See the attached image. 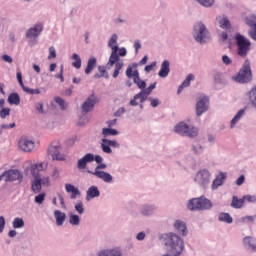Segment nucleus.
Segmentation results:
<instances>
[{"mask_svg": "<svg viewBox=\"0 0 256 256\" xmlns=\"http://www.w3.org/2000/svg\"><path fill=\"white\" fill-rule=\"evenodd\" d=\"M159 241L167 247L168 253L162 256H181L183 251H185V241L173 232L160 234L158 237Z\"/></svg>", "mask_w": 256, "mask_h": 256, "instance_id": "obj_1", "label": "nucleus"}, {"mask_svg": "<svg viewBox=\"0 0 256 256\" xmlns=\"http://www.w3.org/2000/svg\"><path fill=\"white\" fill-rule=\"evenodd\" d=\"M192 36L199 45H207L211 41V32L203 22H198L193 26Z\"/></svg>", "mask_w": 256, "mask_h": 256, "instance_id": "obj_2", "label": "nucleus"}, {"mask_svg": "<svg viewBox=\"0 0 256 256\" xmlns=\"http://www.w3.org/2000/svg\"><path fill=\"white\" fill-rule=\"evenodd\" d=\"M189 211H209L213 209V203L205 196L192 198L187 205Z\"/></svg>", "mask_w": 256, "mask_h": 256, "instance_id": "obj_3", "label": "nucleus"}, {"mask_svg": "<svg viewBox=\"0 0 256 256\" xmlns=\"http://www.w3.org/2000/svg\"><path fill=\"white\" fill-rule=\"evenodd\" d=\"M175 133L181 135V137H189V139H195L199 135V129L193 125L187 124V122H180L174 127Z\"/></svg>", "mask_w": 256, "mask_h": 256, "instance_id": "obj_4", "label": "nucleus"}, {"mask_svg": "<svg viewBox=\"0 0 256 256\" xmlns=\"http://www.w3.org/2000/svg\"><path fill=\"white\" fill-rule=\"evenodd\" d=\"M234 39L238 47L237 53L239 57H245L251 51V41L239 33L235 35Z\"/></svg>", "mask_w": 256, "mask_h": 256, "instance_id": "obj_5", "label": "nucleus"}, {"mask_svg": "<svg viewBox=\"0 0 256 256\" xmlns=\"http://www.w3.org/2000/svg\"><path fill=\"white\" fill-rule=\"evenodd\" d=\"M253 79V75L251 74V62L249 60H245L242 68L238 72L237 76L233 77V80L237 83H249Z\"/></svg>", "mask_w": 256, "mask_h": 256, "instance_id": "obj_6", "label": "nucleus"}, {"mask_svg": "<svg viewBox=\"0 0 256 256\" xmlns=\"http://www.w3.org/2000/svg\"><path fill=\"white\" fill-rule=\"evenodd\" d=\"M194 181L200 189H208L211 184V172L207 169L199 170L194 177Z\"/></svg>", "mask_w": 256, "mask_h": 256, "instance_id": "obj_7", "label": "nucleus"}, {"mask_svg": "<svg viewBox=\"0 0 256 256\" xmlns=\"http://www.w3.org/2000/svg\"><path fill=\"white\" fill-rule=\"evenodd\" d=\"M196 116L201 117L204 113L209 111V97L206 95H200L196 99Z\"/></svg>", "mask_w": 256, "mask_h": 256, "instance_id": "obj_8", "label": "nucleus"}, {"mask_svg": "<svg viewBox=\"0 0 256 256\" xmlns=\"http://www.w3.org/2000/svg\"><path fill=\"white\" fill-rule=\"evenodd\" d=\"M61 151V144L59 142H53L48 147V156L52 158V161H65V156Z\"/></svg>", "mask_w": 256, "mask_h": 256, "instance_id": "obj_9", "label": "nucleus"}, {"mask_svg": "<svg viewBox=\"0 0 256 256\" xmlns=\"http://www.w3.org/2000/svg\"><path fill=\"white\" fill-rule=\"evenodd\" d=\"M157 213V205L145 203L139 208V214L142 217H153Z\"/></svg>", "mask_w": 256, "mask_h": 256, "instance_id": "obj_10", "label": "nucleus"}, {"mask_svg": "<svg viewBox=\"0 0 256 256\" xmlns=\"http://www.w3.org/2000/svg\"><path fill=\"white\" fill-rule=\"evenodd\" d=\"M243 247L248 253H256V238L253 236H245L242 240Z\"/></svg>", "mask_w": 256, "mask_h": 256, "instance_id": "obj_11", "label": "nucleus"}, {"mask_svg": "<svg viewBox=\"0 0 256 256\" xmlns=\"http://www.w3.org/2000/svg\"><path fill=\"white\" fill-rule=\"evenodd\" d=\"M20 149L25 153H31L35 149V142L27 137H22L18 143Z\"/></svg>", "mask_w": 256, "mask_h": 256, "instance_id": "obj_12", "label": "nucleus"}, {"mask_svg": "<svg viewBox=\"0 0 256 256\" xmlns=\"http://www.w3.org/2000/svg\"><path fill=\"white\" fill-rule=\"evenodd\" d=\"M87 173L90 175H94V177H97L98 179H101L104 181V183H113V176L109 172L105 171H91L87 170Z\"/></svg>", "mask_w": 256, "mask_h": 256, "instance_id": "obj_13", "label": "nucleus"}, {"mask_svg": "<svg viewBox=\"0 0 256 256\" xmlns=\"http://www.w3.org/2000/svg\"><path fill=\"white\" fill-rule=\"evenodd\" d=\"M88 163H93V154L92 153L85 154L82 158H80L77 161V169H79V171H83V170L87 169Z\"/></svg>", "mask_w": 256, "mask_h": 256, "instance_id": "obj_14", "label": "nucleus"}, {"mask_svg": "<svg viewBox=\"0 0 256 256\" xmlns=\"http://www.w3.org/2000/svg\"><path fill=\"white\" fill-rule=\"evenodd\" d=\"M227 180V172H220L219 175L213 180L211 184L212 191H216L219 187H222L223 183Z\"/></svg>", "mask_w": 256, "mask_h": 256, "instance_id": "obj_15", "label": "nucleus"}, {"mask_svg": "<svg viewBox=\"0 0 256 256\" xmlns=\"http://www.w3.org/2000/svg\"><path fill=\"white\" fill-rule=\"evenodd\" d=\"M96 103L97 100H95V95L92 94L83 102L81 106L83 113H90V111H93V107H95Z\"/></svg>", "mask_w": 256, "mask_h": 256, "instance_id": "obj_16", "label": "nucleus"}, {"mask_svg": "<svg viewBox=\"0 0 256 256\" xmlns=\"http://www.w3.org/2000/svg\"><path fill=\"white\" fill-rule=\"evenodd\" d=\"M42 31H43V26L36 24L32 28L26 31V37L27 39H37V37L41 35Z\"/></svg>", "mask_w": 256, "mask_h": 256, "instance_id": "obj_17", "label": "nucleus"}, {"mask_svg": "<svg viewBox=\"0 0 256 256\" xmlns=\"http://www.w3.org/2000/svg\"><path fill=\"white\" fill-rule=\"evenodd\" d=\"M100 195L101 192L99 191V188L95 185H92L86 191V201H91V199H97V197H100Z\"/></svg>", "mask_w": 256, "mask_h": 256, "instance_id": "obj_18", "label": "nucleus"}, {"mask_svg": "<svg viewBox=\"0 0 256 256\" xmlns=\"http://www.w3.org/2000/svg\"><path fill=\"white\" fill-rule=\"evenodd\" d=\"M174 229L182 235V237H187V224L182 220H176L173 225Z\"/></svg>", "mask_w": 256, "mask_h": 256, "instance_id": "obj_19", "label": "nucleus"}, {"mask_svg": "<svg viewBox=\"0 0 256 256\" xmlns=\"http://www.w3.org/2000/svg\"><path fill=\"white\" fill-rule=\"evenodd\" d=\"M8 176L10 179V183H12L13 181H18L19 183H21L23 181V174L17 169L8 170Z\"/></svg>", "mask_w": 256, "mask_h": 256, "instance_id": "obj_20", "label": "nucleus"}, {"mask_svg": "<svg viewBox=\"0 0 256 256\" xmlns=\"http://www.w3.org/2000/svg\"><path fill=\"white\" fill-rule=\"evenodd\" d=\"M170 65L171 63L169 62V60H164L162 62L160 71L158 72L159 77L165 79V77H167L169 73H171V68H169Z\"/></svg>", "mask_w": 256, "mask_h": 256, "instance_id": "obj_21", "label": "nucleus"}, {"mask_svg": "<svg viewBox=\"0 0 256 256\" xmlns=\"http://www.w3.org/2000/svg\"><path fill=\"white\" fill-rule=\"evenodd\" d=\"M96 256H121V250L118 248L104 249L99 251Z\"/></svg>", "mask_w": 256, "mask_h": 256, "instance_id": "obj_22", "label": "nucleus"}, {"mask_svg": "<svg viewBox=\"0 0 256 256\" xmlns=\"http://www.w3.org/2000/svg\"><path fill=\"white\" fill-rule=\"evenodd\" d=\"M217 22L221 29H226L227 31L231 29V22L229 21V18H227L226 16H218Z\"/></svg>", "mask_w": 256, "mask_h": 256, "instance_id": "obj_23", "label": "nucleus"}, {"mask_svg": "<svg viewBox=\"0 0 256 256\" xmlns=\"http://www.w3.org/2000/svg\"><path fill=\"white\" fill-rule=\"evenodd\" d=\"M54 217L56 219V225L61 227L63 223H65V219H67V214H65V212H61L60 210H55Z\"/></svg>", "mask_w": 256, "mask_h": 256, "instance_id": "obj_24", "label": "nucleus"}, {"mask_svg": "<svg viewBox=\"0 0 256 256\" xmlns=\"http://www.w3.org/2000/svg\"><path fill=\"white\" fill-rule=\"evenodd\" d=\"M97 67V58L92 56L88 59L87 66L85 68V75H90V73Z\"/></svg>", "mask_w": 256, "mask_h": 256, "instance_id": "obj_25", "label": "nucleus"}, {"mask_svg": "<svg viewBox=\"0 0 256 256\" xmlns=\"http://www.w3.org/2000/svg\"><path fill=\"white\" fill-rule=\"evenodd\" d=\"M67 193H72L70 199H77V195H81V191L72 184H65Z\"/></svg>", "mask_w": 256, "mask_h": 256, "instance_id": "obj_26", "label": "nucleus"}, {"mask_svg": "<svg viewBox=\"0 0 256 256\" xmlns=\"http://www.w3.org/2000/svg\"><path fill=\"white\" fill-rule=\"evenodd\" d=\"M43 169V163L40 164H34L30 167V173L34 177V179H40L41 174H39V171Z\"/></svg>", "mask_w": 256, "mask_h": 256, "instance_id": "obj_27", "label": "nucleus"}, {"mask_svg": "<svg viewBox=\"0 0 256 256\" xmlns=\"http://www.w3.org/2000/svg\"><path fill=\"white\" fill-rule=\"evenodd\" d=\"M252 109H256V85L247 93Z\"/></svg>", "mask_w": 256, "mask_h": 256, "instance_id": "obj_28", "label": "nucleus"}, {"mask_svg": "<svg viewBox=\"0 0 256 256\" xmlns=\"http://www.w3.org/2000/svg\"><path fill=\"white\" fill-rule=\"evenodd\" d=\"M245 115V108L240 109L237 114L233 117V119L230 122V129H234L235 125L241 121V118Z\"/></svg>", "mask_w": 256, "mask_h": 256, "instance_id": "obj_29", "label": "nucleus"}, {"mask_svg": "<svg viewBox=\"0 0 256 256\" xmlns=\"http://www.w3.org/2000/svg\"><path fill=\"white\" fill-rule=\"evenodd\" d=\"M218 221H220L221 223H227L228 225H231V223H233V217H231L230 213L221 212L218 216Z\"/></svg>", "mask_w": 256, "mask_h": 256, "instance_id": "obj_30", "label": "nucleus"}, {"mask_svg": "<svg viewBox=\"0 0 256 256\" xmlns=\"http://www.w3.org/2000/svg\"><path fill=\"white\" fill-rule=\"evenodd\" d=\"M126 77H128V79H131V77H133V81L141 79V76H139V70L133 71V67L131 66H128L126 69Z\"/></svg>", "mask_w": 256, "mask_h": 256, "instance_id": "obj_31", "label": "nucleus"}, {"mask_svg": "<svg viewBox=\"0 0 256 256\" xmlns=\"http://www.w3.org/2000/svg\"><path fill=\"white\" fill-rule=\"evenodd\" d=\"M7 101L10 105H19V103H21V97L17 92H14L8 96Z\"/></svg>", "mask_w": 256, "mask_h": 256, "instance_id": "obj_32", "label": "nucleus"}, {"mask_svg": "<svg viewBox=\"0 0 256 256\" xmlns=\"http://www.w3.org/2000/svg\"><path fill=\"white\" fill-rule=\"evenodd\" d=\"M245 205V199L241 198L239 199L237 196H233L231 207L234 209H241Z\"/></svg>", "mask_w": 256, "mask_h": 256, "instance_id": "obj_33", "label": "nucleus"}, {"mask_svg": "<svg viewBox=\"0 0 256 256\" xmlns=\"http://www.w3.org/2000/svg\"><path fill=\"white\" fill-rule=\"evenodd\" d=\"M42 185L43 184H41V178H34V181H32L31 184V190L34 193H41Z\"/></svg>", "mask_w": 256, "mask_h": 256, "instance_id": "obj_34", "label": "nucleus"}, {"mask_svg": "<svg viewBox=\"0 0 256 256\" xmlns=\"http://www.w3.org/2000/svg\"><path fill=\"white\" fill-rule=\"evenodd\" d=\"M245 23H246V25H248V27H251L252 29H254L252 31H256V16L255 15L251 14V15L247 16L245 19Z\"/></svg>", "mask_w": 256, "mask_h": 256, "instance_id": "obj_35", "label": "nucleus"}, {"mask_svg": "<svg viewBox=\"0 0 256 256\" xmlns=\"http://www.w3.org/2000/svg\"><path fill=\"white\" fill-rule=\"evenodd\" d=\"M192 151L195 155H201L205 151V146L199 144V142H194L192 144Z\"/></svg>", "mask_w": 256, "mask_h": 256, "instance_id": "obj_36", "label": "nucleus"}, {"mask_svg": "<svg viewBox=\"0 0 256 256\" xmlns=\"http://www.w3.org/2000/svg\"><path fill=\"white\" fill-rule=\"evenodd\" d=\"M69 223L70 225L78 226L81 223V218L77 214H69Z\"/></svg>", "mask_w": 256, "mask_h": 256, "instance_id": "obj_37", "label": "nucleus"}, {"mask_svg": "<svg viewBox=\"0 0 256 256\" xmlns=\"http://www.w3.org/2000/svg\"><path fill=\"white\" fill-rule=\"evenodd\" d=\"M13 228L14 229H22V227H25V221L23 218H15L12 222Z\"/></svg>", "mask_w": 256, "mask_h": 256, "instance_id": "obj_38", "label": "nucleus"}, {"mask_svg": "<svg viewBox=\"0 0 256 256\" xmlns=\"http://www.w3.org/2000/svg\"><path fill=\"white\" fill-rule=\"evenodd\" d=\"M102 135H104V137H108V135H119V131H117V129H113V128H103L102 129Z\"/></svg>", "mask_w": 256, "mask_h": 256, "instance_id": "obj_39", "label": "nucleus"}, {"mask_svg": "<svg viewBox=\"0 0 256 256\" xmlns=\"http://www.w3.org/2000/svg\"><path fill=\"white\" fill-rule=\"evenodd\" d=\"M72 59L75 61L72 63V66L75 67V69H81V57H79V54L74 53L72 55Z\"/></svg>", "mask_w": 256, "mask_h": 256, "instance_id": "obj_40", "label": "nucleus"}, {"mask_svg": "<svg viewBox=\"0 0 256 256\" xmlns=\"http://www.w3.org/2000/svg\"><path fill=\"white\" fill-rule=\"evenodd\" d=\"M119 59H120L119 54L111 53L107 65H109L110 67H113V65H116L117 63H119Z\"/></svg>", "mask_w": 256, "mask_h": 256, "instance_id": "obj_41", "label": "nucleus"}, {"mask_svg": "<svg viewBox=\"0 0 256 256\" xmlns=\"http://www.w3.org/2000/svg\"><path fill=\"white\" fill-rule=\"evenodd\" d=\"M22 89L25 93H28V95H40V93H41V89H39V88L33 89V88H29L27 86H24V88H22Z\"/></svg>", "mask_w": 256, "mask_h": 256, "instance_id": "obj_42", "label": "nucleus"}, {"mask_svg": "<svg viewBox=\"0 0 256 256\" xmlns=\"http://www.w3.org/2000/svg\"><path fill=\"white\" fill-rule=\"evenodd\" d=\"M191 81H195V75L188 74L185 78V80L182 82V87H190Z\"/></svg>", "mask_w": 256, "mask_h": 256, "instance_id": "obj_43", "label": "nucleus"}, {"mask_svg": "<svg viewBox=\"0 0 256 256\" xmlns=\"http://www.w3.org/2000/svg\"><path fill=\"white\" fill-rule=\"evenodd\" d=\"M121 69H123V62H117L115 64L114 73L112 75V77L114 79H117V77H119V73H120Z\"/></svg>", "mask_w": 256, "mask_h": 256, "instance_id": "obj_44", "label": "nucleus"}, {"mask_svg": "<svg viewBox=\"0 0 256 256\" xmlns=\"http://www.w3.org/2000/svg\"><path fill=\"white\" fill-rule=\"evenodd\" d=\"M102 143H108V145H110V147H114V149H119V147H121V144H119L117 140H109L107 138H104L102 139Z\"/></svg>", "mask_w": 256, "mask_h": 256, "instance_id": "obj_45", "label": "nucleus"}, {"mask_svg": "<svg viewBox=\"0 0 256 256\" xmlns=\"http://www.w3.org/2000/svg\"><path fill=\"white\" fill-rule=\"evenodd\" d=\"M133 83H135V85H137L138 89H141V91H144V89H147V82L141 80V78L133 80Z\"/></svg>", "mask_w": 256, "mask_h": 256, "instance_id": "obj_46", "label": "nucleus"}, {"mask_svg": "<svg viewBox=\"0 0 256 256\" xmlns=\"http://www.w3.org/2000/svg\"><path fill=\"white\" fill-rule=\"evenodd\" d=\"M11 115V108L0 109V119H7Z\"/></svg>", "mask_w": 256, "mask_h": 256, "instance_id": "obj_47", "label": "nucleus"}, {"mask_svg": "<svg viewBox=\"0 0 256 256\" xmlns=\"http://www.w3.org/2000/svg\"><path fill=\"white\" fill-rule=\"evenodd\" d=\"M213 79H214L215 83H218V84L223 83V81H224L223 73H221V72H214Z\"/></svg>", "mask_w": 256, "mask_h": 256, "instance_id": "obj_48", "label": "nucleus"}, {"mask_svg": "<svg viewBox=\"0 0 256 256\" xmlns=\"http://www.w3.org/2000/svg\"><path fill=\"white\" fill-rule=\"evenodd\" d=\"M134 99H140V103H145L147 100V94L141 90L138 94L134 95Z\"/></svg>", "mask_w": 256, "mask_h": 256, "instance_id": "obj_49", "label": "nucleus"}, {"mask_svg": "<svg viewBox=\"0 0 256 256\" xmlns=\"http://www.w3.org/2000/svg\"><path fill=\"white\" fill-rule=\"evenodd\" d=\"M101 149H102L103 153H108V154L113 153V150L111 149V145L107 142L101 143Z\"/></svg>", "mask_w": 256, "mask_h": 256, "instance_id": "obj_50", "label": "nucleus"}, {"mask_svg": "<svg viewBox=\"0 0 256 256\" xmlns=\"http://www.w3.org/2000/svg\"><path fill=\"white\" fill-rule=\"evenodd\" d=\"M36 112L39 113V115H45V108L43 107V102H37L35 104Z\"/></svg>", "mask_w": 256, "mask_h": 256, "instance_id": "obj_51", "label": "nucleus"}, {"mask_svg": "<svg viewBox=\"0 0 256 256\" xmlns=\"http://www.w3.org/2000/svg\"><path fill=\"white\" fill-rule=\"evenodd\" d=\"M98 71L104 79H109V72H107L105 66H98Z\"/></svg>", "mask_w": 256, "mask_h": 256, "instance_id": "obj_52", "label": "nucleus"}, {"mask_svg": "<svg viewBox=\"0 0 256 256\" xmlns=\"http://www.w3.org/2000/svg\"><path fill=\"white\" fill-rule=\"evenodd\" d=\"M148 101H150L151 107H159L161 105L159 98L148 97Z\"/></svg>", "mask_w": 256, "mask_h": 256, "instance_id": "obj_53", "label": "nucleus"}, {"mask_svg": "<svg viewBox=\"0 0 256 256\" xmlns=\"http://www.w3.org/2000/svg\"><path fill=\"white\" fill-rule=\"evenodd\" d=\"M0 181H5V183H11V179L9 178V170L4 171L0 175Z\"/></svg>", "mask_w": 256, "mask_h": 256, "instance_id": "obj_54", "label": "nucleus"}, {"mask_svg": "<svg viewBox=\"0 0 256 256\" xmlns=\"http://www.w3.org/2000/svg\"><path fill=\"white\" fill-rule=\"evenodd\" d=\"M117 39H119L117 34H112L110 39L108 40V47H113V45H117Z\"/></svg>", "mask_w": 256, "mask_h": 256, "instance_id": "obj_55", "label": "nucleus"}, {"mask_svg": "<svg viewBox=\"0 0 256 256\" xmlns=\"http://www.w3.org/2000/svg\"><path fill=\"white\" fill-rule=\"evenodd\" d=\"M34 201L38 205H43V201H45V193H41L35 196Z\"/></svg>", "mask_w": 256, "mask_h": 256, "instance_id": "obj_56", "label": "nucleus"}, {"mask_svg": "<svg viewBox=\"0 0 256 256\" xmlns=\"http://www.w3.org/2000/svg\"><path fill=\"white\" fill-rule=\"evenodd\" d=\"M75 211L79 213V215H83L85 213V208L83 207V202L80 201L75 205Z\"/></svg>", "mask_w": 256, "mask_h": 256, "instance_id": "obj_57", "label": "nucleus"}, {"mask_svg": "<svg viewBox=\"0 0 256 256\" xmlns=\"http://www.w3.org/2000/svg\"><path fill=\"white\" fill-rule=\"evenodd\" d=\"M55 103L59 105L60 109L65 110V100L59 96L54 98Z\"/></svg>", "mask_w": 256, "mask_h": 256, "instance_id": "obj_58", "label": "nucleus"}, {"mask_svg": "<svg viewBox=\"0 0 256 256\" xmlns=\"http://www.w3.org/2000/svg\"><path fill=\"white\" fill-rule=\"evenodd\" d=\"M202 7H211L213 5L214 0H196Z\"/></svg>", "mask_w": 256, "mask_h": 256, "instance_id": "obj_59", "label": "nucleus"}, {"mask_svg": "<svg viewBox=\"0 0 256 256\" xmlns=\"http://www.w3.org/2000/svg\"><path fill=\"white\" fill-rule=\"evenodd\" d=\"M155 87H157V82H154L148 88H145L143 91L146 94V96H149L150 93H153V89H155Z\"/></svg>", "mask_w": 256, "mask_h": 256, "instance_id": "obj_60", "label": "nucleus"}, {"mask_svg": "<svg viewBox=\"0 0 256 256\" xmlns=\"http://www.w3.org/2000/svg\"><path fill=\"white\" fill-rule=\"evenodd\" d=\"M55 57H57V50H55V47L51 46L49 48L48 59H55Z\"/></svg>", "mask_w": 256, "mask_h": 256, "instance_id": "obj_61", "label": "nucleus"}, {"mask_svg": "<svg viewBox=\"0 0 256 256\" xmlns=\"http://www.w3.org/2000/svg\"><path fill=\"white\" fill-rule=\"evenodd\" d=\"M242 221L244 223H251L253 224L255 222V216H245L242 218Z\"/></svg>", "mask_w": 256, "mask_h": 256, "instance_id": "obj_62", "label": "nucleus"}, {"mask_svg": "<svg viewBox=\"0 0 256 256\" xmlns=\"http://www.w3.org/2000/svg\"><path fill=\"white\" fill-rule=\"evenodd\" d=\"M222 62L224 63V65H231L233 63V60H231V58H229V56L223 55Z\"/></svg>", "mask_w": 256, "mask_h": 256, "instance_id": "obj_63", "label": "nucleus"}, {"mask_svg": "<svg viewBox=\"0 0 256 256\" xmlns=\"http://www.w3.org/2000/svg\"><path fill=\"white\" fill-rule=\"evenodd\" d=\"M244 201H248V203H256V196L245 195Z\"/></svg>", "mask_w": 256, "mask_h": 256, "instance_id": "obj_64", "label": "nucleus"}]
</instances>
